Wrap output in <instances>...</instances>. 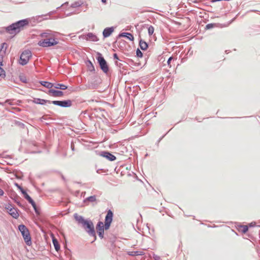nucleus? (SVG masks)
Returning <instances> with one entry per match:
<instances>
[{"label":"nucleus","mask_w":260,"mask_h":260,"mask_svg":"<svg viewBox=\"0 0 260 260\" xmlns=\"http://www.w3.org/2000/svg\"><path fill=\"white\" fill-rule=\"evenodd\" d=\"M40 37L43 39L39 41L38 43V45L43 47H48L54 46L58 44V42L53 37V35L50 33L44 32L40 35Z\"/></svg>","instance_id":"1"},{"label":"nucleus","mask_w":260,"mask_h":260,"mask_svg":"<svg viewBox=\"0 0 260 260\" xmlns=\"http://www.w3.org/2000/svg\"><path fill=\"white\" fill-rule=\"evenodd\" d=\"M28 21L27 19L22 20L8 27L7 30L9 31H14V33H17L19 31L21 27L28 24ZM10 33L13 34V32H10Z\"/></svg>","instance_id":"2"},{"label":"nucleus","mask_w":260,"mask_h":260,"mask_svg":"<svg viewBox=\"0 0 260 260\" xmlns=\"http://www.w3.org/2000/svg\"><path fill=\"white\" fill-rule=\"evenodd\" d=\"M18 229L21 233L25 242L27 245H29L31 244V238L28 230L24 225L23 224L20 225L18 226Z\"/></svg>","instance_id":"3"},{"label":"nucleus","mask_w":260,"mask_h":260,"mask_svg":"<svg viewBox=\"0 0 260 260\" xmlns=\"http://www.w3.org/2000/svg\"><path fill=\"white\" fill-rule=\"evenodd\" d=\"M31 56L32 54L30 50H26L24 51L20 55V64L23 66L26 64Z\"/></svg>","instance_id":"4"},{"label":"nucleus","mask_w":260,"mask_h":260,"mask_svg":"<svg viewBox=\"0 0 260 260\" xmlns=\"http://www.w3.org/2000/svg\"><path fill=\"white\" fill-rule=\"evenodd\" d=\"M101 69L104 73H107L109 70V67L107 63L104 58L102 56L101 54H99L97 58Z\"/></svg>","instance_id":"5"},{"label":"nucleus","mask_w":260,"mask_h":260,"mask_svg":"<svg viewBox=\"0 0 260 260\" xmlns=\"http://www.w3.org/2000/svg\"><path fill=\"white\" fill-rule=\"evenodd\" d=\"M87 232L90 235L95 236V231L93 223L91 221L86 220L83 225Z\"/></svg>","instance_id":"6"},{"label":"nucleus","mask_w":260,"mask_h":260,"mask_svg":"<svg viewBox=\"0 0 260 260\" xmlns=\"http://www.w3.org/2000/svg\"><path fill=\"white\" fill-rule=\"evenodd\" d=\"M7 211L14 218H17L19 217V214L17 210L10 204L7 205L5 207Z\"/></svg>","instance_id":"7"},{"label":"nucleus","mask_w":260,"mask_h":260,"mask_svg":"<svg viewBox=\"0 0 260 260\" xmlns=\"http://www.w3.org/2000/svg\"><path fill=\"white\" fill-rule=\"evenodd\" d=\"M113 213L111 210H109L108 211V213L107 214V215L105 217V230L109 229L111 223L112 222V219H113Z\"/></svg>","instance_id":"8"},{"label":"nucleus","mask_w":260,"mask_h":260,"mask_svg":"<svg viewBox=\"0 0 260 260\" xmlns=\"http://www.w3.org/2000/svg\"><path fill=\"white\" fill-rule=\"evenodd\" d=\"M51 103L55 105L62 107H69L72 105V101L71 100L59 101H53Z\"/></svg>","instance_id":"9"},{"label":"nucleus","mask_w":260,"mask_h":260,"mask_svg":"<svg viewBox=\"0 0 260 260\" xmlns=\"http://www.w3.org/2000/svg\"><path fill=\"white\" fill-rule=\"evenodd\" d=\"M7 44L3 43L2 45V48L0 50V66H3V57L6 54Z\"/></svg>","instance_id":"10"},{"label":"nucleus","mask_w":260,"mask_h":260,"mask_svg":"<svg viewBox=\"0 0 260 260\" xmlns=\"http://www.w3.org/2000/svg\"><path fill=\"white\" fill-rule=\"evenodd\" d=\"M50 95L54 97H60L63 95V93L61 91L56 90L54 89H50L48 93Z\"/></svg>","instance_id":"11"},{"label":"nucleus","mask_w":260,"mask_h":260,"mask_svg":"<svg viewBox=\"0 0 260 260\" xmlns=\"http://www.w3.org/2000/svg\"><path fill=\"white\" fill-rule=\"evenodd\" d=\"M97 232L99 236L101 238H103L104 235V224L102 222L100 221L98 223L96 226Z\"/></svg>","instance_id":"12"},{"label":"nucleus","mask_w":260,"mask_h":260,"mask_svg":"<svg viewBox=\"0 0 260 260\" xmlns=\"http://www.w3.org/2000/svg\"><path fill=\"white\" fill-rule=\"evenodd\" d=\"M32 102L36 104H41V105H44L47 103H50L51 102L50 101L45 100L44 99H41L39 98H34V100L32 101Z\"/></svg>","instance_id":"13"},{"label":"nucleus","mask_w":260,"mask_h":260,"mask_svg":"<svg viewBox=\"0 0 260 260\" xmlns=\"http://www.w3.org/2000/svg\"><path fill=\"white\" fill-rule=\"evenodd\" d=\"M114 29L113 27L106 28L103 31V36L105 38L109 37L111 34L113 32Z\"/></svg>","instance_id":"14"},{"label":"nucleus","mask_w":260,"mask_h":260,"mask_svg":"<svg viewBox=\"0 0 260 260\" xmlns=\"http://www.w3.org/2000/svg\"><path fill=\"white\" fill-rule=\"evenodd\" d=\"M24 197L28 201V202L31 204V205H32V206L33 207V208H34L36 212H37V206H36V205L35 203V202L32 200V199L29 196L28 194H27V193H25V195H24Z\"/></svg>","instance_id":"15"},{"label":"nucleus","mask_w":260,"mask_h":260,"mask_svg":"<svg viewBox=\"0 0 260 260\" xmlns=\"http://www.w3.org/2000/svg\"><path fill=\"white\" fill-rule=\"evenodd\" d=\"M74 218L78 223H81L82 225H83L86 221V220H85L81 216L77 214H74Z\"/></svg>","instance_id":"16"},{"label":"nucleus","mask_w":260,"mask_h":260,"mask_svg":"<svg viewBox=\"0 0 260 260\" xmlns=\"http://www.w3.org/2000/svg\"><path fill=\"white\" fill-rule=\"evenodd\" d=\"M139 45H140L141 49L143 50H146L148 48L147 43L146 42H145L142 40H141L140 41Z\"/></svg>","instance_id":"17"},{"label":"nucleus","mask_w":260,"mask_h":260,"mask_svg":"<svg viewBox=\"0 0 260 260\" xmlns=\"http://www.w3.org/2000/svg\"><path fill=\"white\" fill-rule=\"evenodd\" d=\"M40 83L44 87L49 88L50 89H51V88L53 86V84L49 82L41 81L40 82Z\"/></svg>","instance_id":"18"},{"label":"nucleus","mask_w":260,"mask_h":260,"mask_svg":"<svg viewBox=\"0 0 260 260\" xmlns=\"http://www.w3.org/2000/svg\"><path fill=\"white\" fill-rule=\"evenodd\" d=\"M121 36L127 38L131 41H133L134 39L133 36L131 34L128 32L122 33Z\"/></svg>","instance_id":"19"},{"label":"nucleus","mask_w":260,"mask_h":260,"mask_svg":"<svg viewBox=\"0 0 260 260\" xmlns=\"http://www.w3.org/2000/svg\"><path fill=\"white\" fill-rule=\"evenodd\" d=\"M53 244L54 246L55 250L58 251L60 249V246L57 239L53 238Z\"/></svg>","instance_id":"20"},{"label":"nucleus","mask_w":260,"mask_h":260,"mask_svg":"<svg viewBox=\"0 0 260 260\" xmlns=\"http://www.w3.org/2000/svg\"><path fill=\"white\" fill-rule=\"evenodd\" d=\"M56 89H60L61 90H66L68 88V86L62 84H57L54 86Z\"/></svg>","instance_id":"21"},{"label":"nucleus","mask_w":260,"mask_h":260,"mask_svg":"<svg viewBox=\"0 0 260 260\" xmlns=\"http://www.w3.org/2000/svg\"><path fill=\"white\" fill-rule=\"evenodd\" d=\"M104 156L110 160H114L116 159V157L114 155L108 152L106 153Z\"/></svg>","instance_id":"22"},{"label":"nucleus","mask_w":260,"mask_h":260,"mask_svg":"<svg viewBox=\"0 0 260 260\" xmlns=\"http://www.w3.org/2000/svg\"><path fill=\"white\" fill-rule=\"evenodd\" d=\"M248 226L245 225L240 226L239 229V230L243 233H246L248 231Z\"/></svg>","instance_id":"23"},{"label":"nucleus","mask_w":260,"mask_h":260,"mask_svg":"<svg viewBox=\"0 0 260 260\" xmlns=\"http://www.w3.org/2000/svg\"><path fill=\"white\" fill-rule=\"evenodd\" d=\"M96 200V199L95 196H90V197L87 198L85 200L84 202L89 201L90 202H95Z\"/></svg>","instance_id":"24"},{"label":"nucleus","mask_w":260,"mask_h":260,"mask_svg":"<svg viewBox=\"0 0 260 260\" xmlns=\"http://www.w3.org/2000/svg\"><path fill=\"white\" fill-rule=\"evenodd\" d=\"M87 39L92 41H95L96 40V37L93 35L92 33H88L87 35Z\"/></svg>","instance_id":"25"},{"label":"nucleus","mask_w":260,"mask_h":260,"mask_svg":"<svg viewBox=\"0 0 260 260\" xmlns=\"http://www.w3.org/2000/svg\"><path fill=\"white\" fill-rule=\"evenodd\" d=\"M154 28L152 26H150L148 29V32L150 36L152 35L154 32Z\"/></svg>","instance_id":"26"},{"label":"nucleus","mask_w":260,"mask_h":260,"mask_svg":"<svg viewBox=\"0 0 260 260\" xmlns=\"http://www.w3.org/2000/svg\"><path fill=\"white\" fill-rule=\"evenodd\" d=\"M136 54L138 57H142L143 56V53L139 49H137L136 51Z\"/></svg>","instance_id":"27"},{"label":"nucleus","mask_w":260,"mask_h":260,"mask_svg":"<svg viewBox=\"0 0 260 260\" xmlns=\"http://www.w3.org/2000/svg\"><path fill=\"white\" fill-rule=\"evenodd\" d=\"M5 76V71L0 67V77H4Z\"/></svg>","instance_id":"28"},{"label":"nucleus","mask_w":260,"mask_h":260,"mask_svg":"<svg viewBox=\"0 0 260 260\" xmlns=\"http://www.w3.org/2000/svg\"><path fill=\"white\" fill-rule=\"evenodd\" d=\"M213 26H214V24L210 23V24H208L206 25V27L207 29H210V28L213 27Z\"/></svg>","instance_id":"29"},{"label":"nucleus","mask_w":260,"mask_h":260,"mask_svg":"<svg viewBox=\"0 0 260 260\" xmlns=\"http://www.w3.org/2000/svg\"><path fill=\"white\" fill-rule=\"evenodd\" d=\"M172 59H173V57H170L169 58V59H168V60L167 61L168 64L169 66H170V67H171L170 62H171V61L172 60Z\"/></svg>","instance_id":"30"},{"label":"nucleus","mask_w":260,"mask_h":260,"mask_svg":"<svg viewBox=\"0 0 260 260\" xmlns=\"http://www.w3.org/2000/svg\"><path fill=\"white\" fill-rule=\"evenodd\" d=\"M113 57H114V59H118V55H117V54H116V53L114 54Z\"/></svg>","instance_id":"31"},{"label":"nucleus","mask_w":260,"mask_h":260,"mask_svg":"<svg viewBox=\"0 0 260 260\" xmlns=\"http://www.w3.org/2000/svg\"><path fill=\"white\" fill-rule=\"evenodd\" d=\"M4 193V191L2 189L0 188V196H3Z\"/></svg>","instance_id":"32"},{"label":"nucleus","mask_w":260,"mask_h":260,"mask_svg":"<svg viewBox=\"0 0 260 260\" xmlns=\"http://www.w3.org/2000/svg\"><path fill=\"white\" fill-rule=\"evenodd\" d=\"M102 2L104 3H105L106 2V0H102Z\"/></svg>","instance_id":"33"},{"label":"nucleus","mask_w":260,"mask_h":260,"mask_svg":"<svg viewBox=\"0 0 260 260\" xmlns=\"http://www.w3.org/2000/svg\"><path fill=\"white\" fill-rule=\"evenodd\" d=\"M138 251L135 252V254H136V255H138Z\"/></svg>","instance_id":"34"},{"label":"nucleus","mask_w":260,"mask_h":260,"mask_svg":"<svg viewBox=\"0 0 260 260\" xmlns=\"http://www.w3.org/2000/svg\"><path fill=\"white\" fill-rule=\"evenodd\" d=\"M129 255H133L134 254L131 253V254H129Z\"/></svg>","instance_id":"35"},{"label":"nucleus","mask_w":260,"mask_h":260,"mask_svg":"<svg viewBox=\"0 0 260 260\" xmlns=\"http://www.w3.org/2000/svg\"><path fill=\"white\" fill-rule=\"evenodd\" d=\"M22 80H23V82H25V81L24 80V79H22Z\"/></svg>","instance_id":"36"},{"label":"nucleus","mask_w":260,"mask_h":260,"mask_svg":"<svg viewBox=\"0 0 260 260\" xmlns=\"http://www.w3.org/2000/svg\"><path fill=\"white\" fill-rule=\"evenodd\" d=\"M22 80H23V82H25V81L24 80V79H22Z\"/></svg>","instance_id":"37"}]
</instances>
